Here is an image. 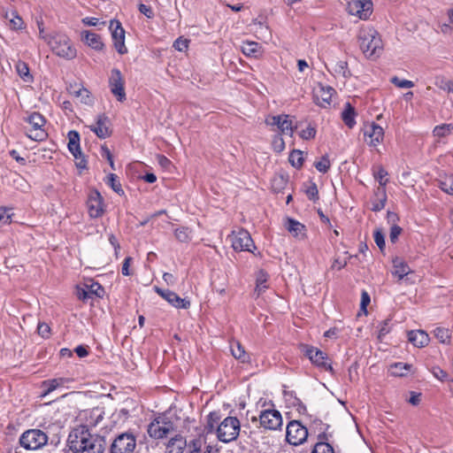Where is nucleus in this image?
Masks as SVG:
<instances>
[{
  "label": "nucleus",
  "instance_id": "obj_49",
  "mask_svg": "<svg viewBox=\"0 0 453 453\" xmlns=\"http://www.w3.org/2000/svg\"><path fill=\"white\" fill-rule=\"evenodd\" d=\"M107 184L111 187V188L118 194L123 193V189L121 188V185L117 180V176L113 173H111L107 176Z\"/></svg>",
  "mask_w": 453,
  "mask_h": 453
},
{
  "label": "nucleus",
  "instance_id": "obj_32",
  "mask_svg": "<svg viewBox=\"0 0 453 453\" xmlns=\"http://www.w3.org/2000/svg\"><path fill=\"white\" fill-rule=\"evenodd\" d=\"M15 69L19 76L25 81V82H32L33 81V76L30 73L29 67L27 63L23 61H18L15 65Z\"/></svg>",
  "mask_w": 453,
  "mask_h": 453
},
{
  "label": "nucleus",
  "instance_id": "obj_6",
  "mask_svg": "<svg viewBox=\"0 0 453 453\" xmlns=\"http://www.w3.org/2000/svg\"><path fill=\"white\" fill-rule=\"evenodd\" d=\"M48 436L39 429H30L22 434L19 438L20 445L26 449L35 450L44 446Z\"/></svg>",
  "mask_w": 453,
  "mask_h": 453
},
{
  "label": "nucleus",
  "instance_id": "obj_13",
  "mask_svg": "<svg viewBox=\"0 0 453 453\" xmlns=\"http://www.w3.org/2000/svg\"><path fill=\"white\" fill-rule=\"evenodd\" d=\"M136 446L135 437L132 434H119L111 443V453H132Z\"/></svg>",
  "mask_w": 453,
  "mask_h": 453
},
{
  "label": "nucleus",
  "instance_id": "obj_17",
  "mask_svg": "<svg viewBox=\"0 0 453 453\" xmlns=\"http://www.w3.org/2000/svg\"><path fill=\"white\" fill-rule=\"evenodd\" d=\"M124 85L125 81L121 74V72L117 68H113L111 71V75L109 78V86L111 88V92L117 97V99L119 102H123L126 99Z\"/></svg>",
  "mask_w": 453,
  "mask_h": 453
},
{
  "label": "nucleus",
  "instance_id": "obj_46",
  "mask_svg": "<svg viewBox=\"0 0 453 453\" xmlns=\"http://www.w3.org/2000/svg\"><path fill=\"white\" fill-rule=\"evenodd\" d=\"M272 147L273 150L277 153H280L285 150V142L281 134H276L273 136L272 141Z\"/></svg>",
  "mask_w": 453,
  "mask_h": 453
},
{
  "label": "nucleus",
  "instance_id": "obj_36",
  "mask_svg": "<svg viewBox=\"0 0 453 453\" xmlns=\"http://www.w3.org/2000/svg\"><path fill=\"white\" fill-rule=\"evenodd\" d=\"M231 352L232 355L236 358L241 360L242 362H246L248 360V357L245 353L243 347L239 342H234L231 344Z\"/></svg>",
  "mask_w": 453,
  "mask_h": 453
},
{
  "label": "nucleus",
  "instance_id": "obj_5",
  "mask_svg": "<svg viewBox=\"0 0 453 453\" xmlns=\"http://www.w3.org/2000/svg\"><path fill=\"white\" fill-rule=\"evenodd\" d=\"M45 119L38 112L32 113L27 118L29 127L27 128L26 134L28 138L35 142H41L47 138V132L44 129Z\"/></svg>",
  "mask_w": 453,
  "mask_h": 453
},
{
  "label": "nucleus",
  "instance_id": "obj_53",
  "mask_svg": "<svg viewBox=\"0 0 453 453\" xmlns=\"http://www.w3.org/2000/svg\"><path fill=\"white\" fill-rule=\"evenodd\" d=\"M9 22L11 27L15 30L20 29L23 25L22 19L15 13H12V18L9 19Z\"/></svg>",
  "mask_w": 453,
  "mask_h": 453
},
{
  "label": "nucleus",
  "instance_id": "obj_56",
  "mask_svg": "<svg viewBox=\"0 0 453 453\" xmlns=\"http://www.w3.org/2000/svg\"><path fill=\"white\" fill-rule=\"evenodd\" d=\"M373 237L377 246L380 248V250H382L385 247V239L383 233L378 229L374 232Z\"/></svg>",
  "mask_w": 453,
  "mask_h": 453
},
{
  "label": "nucleus",
  "instance_id": "obj_15",
  "mask_svg": "<svg viewBox=\"0 0 453 453\" xmlns=\"http://www.w3.org/2000/svg\"><path fill=\"white\" fill-rule=\"evenodd\" d=\"M173 430V425L165 418H155L148 426V434L155 439H162Z\"/></svg>",
  "mask_w": 453,
  "mask_h": 453
},
{
  "label": "nucleus",
  "instance_id": "obj_50",
  "mask_svg": "<svg viewBox=\"0 0 453 453\" xmlns=\"http://www.w3.org/2000/svg\"><path fill=\"white\" fill-rule=\"evenodd\" d=\"M391 83L401 88H411L414 87V83L411 81L401 80L397 76H394L390 79Z\"/></svg>",
  "mask_w": 453,
  "mask_h": 453
},
{
  "label": "nucleus",
  "instance_id": "obj_41",
  "mask_svg": "<svg viewBox=\"0 0 453 453\" xmlns=\"http://www.w3.org/2000/svg\"><path fill=\"white\" fill-rule=\"evenodd\" d=\"M388 172L381 166L378 167V169L374 172V177L379 181L380 188H384L388 182Z\"/></svg>",
  "mask_w": 453,
  "mask_h": 453
},
{
  "label": "nucleus",
  "instance_id": "obj_4",
  "mask_svg": "<svg viewBox=\"0 0 453 453\" xmlns=\"http://www.w3.org/2000/svg\"><path fill=\"white\" fill-rule=\"evenodd\" d=\"M240 430L239 419L235 417H226L217 426V437L222 442H230L236 440Z\"/></svg>",
  "mask_w": 453,
  "mask_h": 453
},
{
  "label": "nucleus",
  "instance_id": "obj_19",
  "mask_svg": "<svg viewBox=\"0 0 453 453\" xmlns=\"http://www.w3.org/2000/svg\"><path fill=\"white\" fill-rule=\"evenodd\" d=\"M68 143L67 147L73 156L79 160L77 163L78 167L84 168L86 166V162L82 157L81 148H80V134L78 132L72 130L68 133Z\"/></svg>",
  "mask_w": 453,
  "mask_h": 453
},
{
  "label": "nucleus",
  "instance_id": "obj_31",
  "mask_svg": "<svg viewBox=\"0 0 453 453\" xmlns=\"http://www.w3.org/2000/svg\"><path fill=\"white\" fill-rule=\"evenodd\" d=\"M438 181L439 187L443 192L453 196V174H441Z\"/></svg>",
  "mask_w": 453,
  "mask_h": 453
},
{
  "label": "nucleus",
  "instance_id": "obj_26",
  "mask_svg": "<svg viewBox=\"0 0 453 453\" xmlns=\"http://www.w3.org/2000/svg\"><path fill=\"white\" fill-rule=\"evenodd\" d=\"M409 341L418 348L425 347L429 342L428 334L423 330L411 331L408 334Z\"/></svg>",
  "mask_w": 453,
  "mask_h": 453
},
{
  "label": "nucleus",
  "instance_id": "obj_11",
  "mask_svg": "<svg viewBox=\"0 0 453 453\" xmlns=\"http://www.w3.org/2000/svg\"><path fill=\"white\" fill-rule=\"evenodd\" d=\"M109 29L111 31L113 47L117 52L120 55L127 54V48L125 44L126 33L121 23L117 19H111L109 24Z\"/></svg>",
  "mask_w": 453,
  "mask_h": 453
},
{
  "label": "nucleus",
  "instance_id": "obj_3",
  "mask_svg": "<svg viewBox=\"0 0 453 453\" xmlns=\"http://www.w3.org/2000/svg\"><path fill=\"white\" fill-rule=\"evenodd\" d=\"M47 44L50 47L52 52L60 58L73 59L77 55L76 49L72 44L70 38L65 34L56 33L52 35V38L49 39Z\"/></svg>",
  "mask_w": 453,
  "mask_h": 453
},
{
  "label": "nucleus",
  "instance_id": "obj_38",
  "mask_svg": "<svg viewBox=\"0 0 453 453\" xmlns=\"http://www.w3.org/2000/svg\"><path fill=\"white\" fill-rule=\"evenodd\" d=\"M453 132V124H442L434 128V135L437 137H445Z\"/></svg>",
  "mask_w": 453,
  "mask_h": 453
},
{
  "label": "nucleus",
  "instance_id": "obj_34",
  "mask_svg": "<svg viewBox=\"0 0 453 453\" xmlns=\"http://www.w3.org/2000/svg\"><path fill=\"white\" fill-rule=\"evenodd\" d=\"M84 285L87 288L88 294L90 295L91 297H102L104 294L103 287L98 282L90 280L87 281Z\"/></svg>",
  "mask_w": 453,
  "mask_h": 453
},
{
  "label": "nucleus",
  "instance_id": "obj_14",
  "mask_svg": "<svg viewBox=\"0 0 453 453\" xmlns=\"http://www.w3.org/2000/svg\"><path fill=\"white\" fill-rule=\"evenodd\" d=\"M335 94L334 88L318 83L313 88V101L314 103L322 108L330 106L332 97Z\"/></svg>",
  "mask_w": 453,
  "mask_h": 453
},
{
  "label": "nucleus",
  "instance_id": "obj_8",
  "mask_svg": "<svg viewBox=\"0 0 453 453\" xmlns=\"http://www.w3.org/2000/svg\"><path fill=\"white\" fill-rule=\"evenodd\" d=\"M294 119V117L286 114L268 116L265 119V124L276 127L281 135L293 136L295 129Z\"/></svg>",
  "mask_w": 453,
  "mask_h": 453
},
{
  "label": "nucleus",
  "instance_id": "obj_10",
  "mask_svg": "<svg viewBox=\"0 0 453 453\" xmlns=\"http://www.w3.org/2000/svg\"><path fill=\"white\" fill-rule=\"evenodd\" d=\"M258 419L261 427L266 430L280 429L283 424L281 413L273 408L262 411Z\"/></svg>",
  "mask_w": 453,
  "mask_h": 453
},
{
  "label": "nucleus",
  "instance_id": "obj_62",
  "mask_svg": "<svg viewBox=\"0 0 453 453\" xmlns=\"http://www.w3.org/2000/svg\"><path fill=\"white\" fill-rule=\"evenodd\" d=\"M421 401V394L417 392H411L409 403L414 406L418 405Z\"/></svg>",
  "mask_w": 453,
  "mask_h": 453
},
{
  "label": "nucleus",
  "instance_id": "obj_54",
  "mask_svg": "<svg viewBox=\"0 0 453 453\" xmlns=\"http://www.w3.org/2000/svg\"><path fill=\"white\" fill-rule=\"evenodd\" d=\"M433 375L439 380L444 381L448 378V373L439 366H434L431 369Z\"/></svg>",
  "mask_w": 453,
  "mask_h": 453
},
{
  "label": "nucleus",
  "instance_id": "obj_33",
  "mask_svg": "<svg viewBox=\"0 0 453 453\" xmlns=\"http://www.w3.org/2000/svg\"><path fill=\"white\" fill-rule=\"evenodd\" d=\"M260 45L256 42H245L242 45V51L247 57H257L260 53Z\"/></svg>",
  "mask_w": 453,
  "mask_h": 453
},
{
  "label": "nucleus",
  "instance_id": "obj_57",
  "mask_svg": "<svg viewBox=\"0 0 453 453\" xmlns=\"http://www.w3.org/2000/svg\"><path fill=\"white\" fill-rule=\"evenodd\" d=\"M390 331V321L389 320H384L381 322L379 330V338L384 337L387 334H388Z\"/></svg>",
  "mask_w": 453,
  "mask_h": 453
},
{
  "label": "nucleus",
  "instance_id": "obj_61",
  "mask_svg": "<svg viewBox=\"0 0 453 453\" xmlns=\"http://www.w3.org/2000/svg\"><path fill=\"white\" fill-rule=\"evenodd\" d=\"M77 296L81 300H86L88 298H91L90 295L88 294V291L85 285H83L82 288H79L77 289Z\"/></svg>",
  "mask_w": 453,
  "mask_h": 453
},
{
  "label": "nucleus",
  "instance_id": "obj_23",
  "mask_svg": "<svg viewBox=\"0 0 453 453\" xmlns=\"http://www.w3.org/2000/svg\"><path fill=\"white\" fill-rule=\"evenodd\" d=\"M70 379L59 377L47 380L42 382L41 388L42 389V395L45 396L54 390L63 388L66 383L70 382Z\"/></svg>",
  "mask_w": 453,
  "mask_h": 453
},
{
  "label": "nucleus",
  "instance_id": "obj_40",
  "mask_svg": "<svg viewBox=\"0 0 453 453\" xmlns=\"http://www.w3.org/2000/svg\"><path fill=\"white\" fill-rule=\"evenodd\" d=\"M73 93L77 98L81 99V103L89 104L91 102L90 98L92 97L90 96L89 91L83 87H81L76 90H73Z\"/></svg>",
  "mask_w": 453,
  "mask_h": 453
},
{
  "label": "nucleus",
  "instance_id": "obj_27",
  "mask_svg": "<svg viewBox=\"0 0 453 453\" xmlns=\"http://www.w3.org/2000/svg\"><path fill=\"white\" fill-rule=\"evenodd\" d=\"M412 372V365L406 363H394L388 367V373L394 377H404Z\"/></svg>",
  "mask_w": 453,
  "mask_h": 453
},
{
  "label": "nucleus",
  "instance_id": "obj_18",
  "mask_svg": "<svg viewBox=\"0 0 453 453\" xmlns=\"http://www.w3.org/2000/svg\"><path fill=\"white\" fill-rule=\"evenodd\" d=\"M88 211L90 218H99L104 212V204L101 194L93 189L89 192L87 201Z\"/></svg>",
  "mask_w": 453,
  "mask_h": 453
},
{
  "label": "nucleus",
  "instance_id": "obj_58",
  "mask_svg": "<svg viewBox=\"0 0 453 453\" xmlns=\"http://www.w3.org/2000/svg\"><path fill=\"white\" fill-rule=\"evenodd\" d=\"M37 331L40 335L43 338H48L50 333V328L46 323H39L37 326Z\"/></svg>",
  "mask_w": 453,
  "mask_h": 453
},
{
  "label": "nucleus",
  "instance_id": "obj_12",
  "mask_svg": "<svg viewBox=\"0 0 453 453\" xmlns=\"http://www.w3.org/2000/svg\"><path fill=\"white\" fill-rule=\"evenodd\" d=\"M347 12L351 16L365 20L372 13V3L371 0H350Z\"/></svg>",
  "mask_w": 453,
  "mask_h": 453
},
{
  "label": "nucleus",
  "instance_id": "obj_22",
  "mask_svg": "<svg viewBox=\"0 0 453 453\" xmlns=\"http://www.w3.org/2000/svg\"><path fill=\"white\" fill-rule=\"evenodd\" d=\"M81 40L88 47L96 51H103L105 48L101 36L89 30H84L81 33Z\"/></svg>",
  "mask_w": 453,
  "mask_h": 453
},
{
  "label": "nucleus",
  "instance_id": "obj_45",
  "mask_svg": "<svg viewBox=\"0 0 453 453\" xmlns=\"http://www.w3.org/2000/svg\"><path fill=\"white\" fill-rule=\"evenodd\" d=\"M203 444L204 442L202 439H195L191 441L188 444L187 443V453H201Z\"/></svg>",
  "mask_w": 453,
  "mask_h": 453
},
{
  "label": "nucleus",
  "instance_id": "obj_51",
  "mask_svg": "<svg viewBox=\"0 0 453 453\" xmlns=\"http://www.w3.org/2000/svg\"><path fill=\"white\" fill-rule=\"evenodd\" d=\"M312 453H334L332 446L326 442H319L315 445Z\"/></svg>",
  "mask_w": 453,
  "mask_h": 453
},
{
  "label": "nucleus",
  "instance_id": "obj_2",
  "mask_svg": "<svg viewBox=\"0 0 453 453\" xmlns=\"http://www.w3.org/2000/svg\"><path fill=\"white\" fill-rule=\"evenodd\" d=\"M359 47L363 53L373 57L381 50V40L379 33L372 27H364L358 34Z\"/></svg>",
  "mask_w": 453,
  "mask_h": 453
},
{
  "label": "nucleus",
  "instance_id": "obj_21",
  "mask_svg": "<svg viewBox=\"0 0 453 453\" xmlns=\"http://www.w3.org/2000/svg\"><path fill=\"white\" fill-rule=\"evenodd\" d=\"M303 351L304 352V355L315 365L323 367L326 370H332L331 365H327V363L326 361V355L323 351H321L314 347L307 346V345L303 346Z\"/></svg>",
  "mask_w": 453,
  "mask_h": 453
},
{
  "label": "nucleus",
  "instance_id": "obj_43",
  "mask_svg": "<svg viewBox=\"0 0 453 453\" xmlns=\"http://www.w3.org/2000/svg\"><path fill=\"white\" fill-rule=\"evenodd\" d=\"M330 161L327 156H323L314 163L315 168L320 173H326L330 168Z\"/></svg>",
  "mask_w": 453,
  "mask_h": 453
},
{
  "label": "nucleus",
  "instance_id": "obj_48",
  "mask_svg": "<svg viewBox=\"0 0 453 453\" xmlns=\"http://www.w3.org/2000/svg\"><path fill=\"white\" fill-rule=\"evenodd\" d=\"M334 72L338 74L342 75L343 77H347L349 73L348 70V64L344 60H339L335 63Z\"/></svg>",
  "mask_w": 453,
  "mask_h": 453
},
{
  "label": "nucleus",
  "instance_id": "obj_64",
  "mask_svg": "<svg viewBox=\"0 0 453 453\" xmlns=\"http://www.w3.org/2000/svg\"><path fill=\"white\" fill-rule=\"evenodd\" d=\"M440 88L448 92H453V82L449 80H442Z\"/></svg>",
  "mask_w": 453,
  "mask_h": 453
},
{
  "label": "nucleus",
  "instance_id": "obj_20",
  "mask_svg": "<svg viewBox=\"0 0 453 453\" xmlns=\"http://www.w3.org/2000/svg\"><path fill=\"white\" fill-rule=\"evenodd\" d=\"M154 290L162 298H164L168 303H170L171 305H173L175 308L187 309L190 305L189 301L180 297L176 293H174L169 289H162L158 287H154Z\"/></svg>",
  "mask_w": 453,
  "mask_h": 453
},
{
  "label": "nucleus",
  "instance_id": "obj_35",
  "mask_svg": "<svg viewBox=\"0 0 453 453\" xmlns=\"http://www.w3.org/2000/svg\"><path fill=\"white\" fill-rule=\"evenodd\" d=\"M288 160H289V163L294 167H296V168L302 167L303 161H304L303 151H301L299 150H294L290 153Z\"/></svg>",
  "mask_w": 453,
  "mask_h": 453
},
{
  "label": "nucleus",
  "instance_id": "obj_60",
  "mask_svg": "<svg viewBox=\"0 0 453 453\" xmlns=\"http://www.w3.org/2000/svg\"><path fill=\"white\" fill-rule=\"evenodd\" d=\"M218 413L216 412H211L209 415H208V422H207V426L210 430H212L215 426V425L217 424L218 422Z\"/></svg>",
  "mask_w": 453,
  "mask_h": 453
},
{
  "label": "nucleus",
  "instance_id": "obj_59",
  "mask_svg": "<svg viewBox=\"0 0 453 453\" xmlns=\"http://www.w3.org/2000/svg\"><path fill=\"white\" fill-rule=\"evenodd\" d=\"M401 232H402V229L400 226H393L390 229V234H389L390 241L392 242H395L398 239Z\"/></svg>",
  "mask_w": 453,
  "mask_h": 453
},
{
  "label": "nucleus",
  "instance_id": "obj_9",
  "mask_svg": "<svg viewBox=\"0 0 453 453\" xmlns=\"http://www.w3.org/2000/svg\"><path fill=\"white\" fill-rule=\"evenodd\" d=\"M308 437V430L299 421H290L287 426V441L294 446L303 444Z\"/></svg>",
  "mask_w": 453,
  "mask_h": 453
},
{
  "label": "nucleus",
  "instance_id": "obj_16",
  "mask_svg": "<svg viewBox=\"0 0 453 453\" xmlns=\"http://www.w3.org/2000/svg\"><path fill=\"white\" fill-rule=\"evenodd\" d=\"M364 138L367 145L377 147L383 142L384 129L375 122L367 124L364 127Z\"/></svg>",
  "mask_w": 453,
  "mask_h": 453
},
{
  "label": "nucleus",
  "instance_id": "obj_28",
  "mask_svg": "<svg viewBox=\"0 0 453 453\" xmlns=\"http://www.w3.org/2000/svg\"><path fill=\"white\" fill-rule=\"evenodd\" d=\"M393 274L399 280H402L411 272L409 265L400 258H395L393 260Z\"/></svg>",
  "mask_w": 453,
  "mask_h": 453
},
{
  "label": "nucleus",
  "instance_id": "obj_63",
  "mask_svg": "<svg viewBox=\"0 0 453 453\" xmlns=\"http://www.w3.org/2000/svg\"><path fill=\"white\" fill-rule=\"evenodd\" d=\"M139 11L149 19H151L153 17V12L151 8L148 5L141 4L139 5Z\"/></svg>",
  "mask_w": 453,
  "mask_h": 453
},
{
  "label": "nucleus",
  "instance_id": "obj_1",
  "mask_svg": "<svg viewBox=\"0 0 453 453\" xmlns=\"http://www.w3.org/2000/svg\"><path fill=\"white\" fill-rule=\"evenodd\" d=\"M104 411L100 407L82 411L79 419L82 422L73 429L68 436V447L74 453H103L104 441L102 437L91 434L90 427L97 426L104 418Z\"/></svg>",
  "mask_w": 453,
  "mask_h": 453
},
{
  "label": "nucleus",
  "instance_id": "obj_55",
  "mask_svg": "<svg viewBox=\"0 0 453 453\" xmlns=\"http://www.w3.org/2000/svg\"><path fill=\"white\" fill-rule=\"evenodd\" d=\"M12 214L4 208H0V226L11 223Z\"/></svg>",
  "mask_w": 453,
  "mask_h": 453
},
{
  "label": "nucleus",
  "instance_id": "obj_25",
  "mask_svg": "<svg viewBox=\"0 0 453 453\" xmlns=\"http://www.w3.org/2000/svg\"><path fill=\"white\" fill-rule=\"evenodd\" d=\"M186 448V439L182 436H175L167 442L165 453H183Z\"/></svg>",
  "mask_w": 453,
  "mask_h": 453
},
{
  "label": "nucleus",
  "instance_id": "obj_29",
  "mask_svg": "<svg viewBox=\"0 0 453 453\" xmlns=\"http://www.w3.org/2000/svg\"><path fill=\"white\" fill-rule=\"evenodd\" d=\"M286 228L288 231L292 234L295 237L302 239L304 237V226L298 221L288 219Z\"/></svg>",
  "mask_w": 453,
  "mask_h": 453
},
{
  "label": "nucleus",
  "instance_id": "obj_37",
  "mask_svg": "<svg viewBox=\"0 0 453 453\" xmlns=\"http://www.w3.org/2000/svg\"><path fill=\"white\" fill-rule=\"evenodd\" d=\"M376 196H378V201L373 203L372 210L375 211H379L384 208L386 203L387 196L385 188H378Z\"/></svg>",
  "mask_w": 453,
  "mask_h": 453
},
{
  "label": "nucleus",
  "instance_id": "obj_30",
  "mask_svg": "<svg viewBox=\"0 0 453 453\" xmlns=\"http://www.w3.org/2000/svg\"><path fill=\"white\" fill-rule=\"evenodd\" d=\"M355 117V109L349 103H347L342 112V119L348 127L352 128L356 125Z\"/></svg>",
  "mask_w": 453,
  "mask_h": 453
},
{
  "label": "nucleus",
  "instance_id": "obj_7",
  "mask_svg": "<svg viewBox=\"0 0 453 453\" xmlns=\"http://www.w3.org/2000/svg\"><path fill=\"white\" fill-rule=\"evenodd\" d=\"M228 239L235 251L253 252L252 249H256L250 233L245 229L234 230Z\"/></svg>",
  "mask_w": 453,
  "mask_h": 453
},
{
  "label": "nucleus",
  "instance_id": "obj_24",
  "mask_svg": "<svg viewBox=\"0 0 453 453\" xmlns=\"http://www.w3.org/2000/svg\"><path fill=\"white\" fill-rule=\"evenodd\" d=\"M89 128L101 139L110 136L111 134L108 127V118L104 115L98 116L96 123L89 126Z\"/></svg>",
  "mask_w": 453,
  "mask_h": 453
},
{
  "label": "nucleus",
  "instance_id": "obj_47",
  "mask_svg": "<svg viewBox=\"0 0 453 453\" xmlns=\"http://www.w3.org/2000/svg\"><path fill=\"white\" fill-rule=\"evenodd\" d=\"M190 41L182 36L177 38L173 42V48L180 52H184L188 49Z\"/></svg>",
  "mask_w": 453,
  "mask_h": 453
},
{
  "label": "nucleus",
  "instance_id": "obj_52",
  "mask_svg": "<svg viewBox=\"0 0 453 453\" xmlns=\"http://www.w3.org/2000/svg\"><path fill=\"white\" fill-rule=\"evenodd\" d=\"M316 133V128L311 125H309L300 132V137L303 140H311L315 137Z\"/></svg>",
  "mask_w": 453,
  "mask_h": 453
},
{
  "label": "nucleus",
  "instance_id": "obj_42",
  "mask_svg": "<svg viewBox=\"0 0 453 453\" xmlns=\"http://www.w3.org/2000/svg\"><path fill=\"white\" fill-rule=\"evenodd\" d=\"M267 275L264 272H260L257 278L256 291L259 295L267 288Z\"/></svg>",
  "mask_w": 453,
  "mask_h": 453
},
{
  "label": "nucleus",
  "instance_id": "obj_39",
  "mask_svg": "<svg viewBox=\"0 0 453 453\" xmlns=\"http://www.w3.org/2000/svg\"><path fill=\"white\" fill-rule=\"evenodd\" d=\"M175 237L182 242H187L191 240L192 232L188 227L181 226L175 230Z\"/></svg>",
  "mask_w": 453,
  "mask_h": 453
},
{
  "label": "nucleus",
  "instance_id": "obj_44",
  "mask_svg": "<svg viewBox=\"0 0 453 453\" xmlns=\"http://www.w3.org/2000/svg\"><path fill=\"white\" fill-rule=\"evenodd\" d=\"M434 336L441 342L448 343L449 342L450 334L449 331L446 328L437 327L434 330Z\"/></svg>",
  "mask_w": 453,
  "mask_h": 453
}]
</instances>
